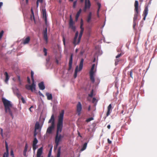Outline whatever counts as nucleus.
Masks as SVG:
<instances>
[{
	"mask_svg": "<svg viewBox=\"0 0 157 157\" xmlns=\"http://www.w3.org/2000/svg\"><path fill=\"white\" fill-rule=\"evenodd\" d=\"M38 86L40 89L41 90H44L45 88L44 82H42L39 83Z\"/></svg>",
	"mask_w": 157,
	"mask_h": 157,
	"instance_id": "aec40b11",
	"label": "nucleus"
},
{
	"mask_svg": "<svg viewBox=\"0 0 157 157\" xmlns=\"http://www.w3.org/2000/svg\"><path fill=\"white\" fill-rule=\"evenodd\" d=\"M0 130H1V132H0L1 135L2 137V138H3V137H4V135L3 134V129L2 128H1L0 129Z\"/></svg>",
	"mask_w": 157,
	"mask_h": 157,
	"instance_id": "a18cd8bd",
	"label": "nucleus"
},
{
	"mask_svg": "<svg viewBox=\"0 0 157 157\" xmlns=\"http://www.w3.org/2000/svg\"><path fill=\"white\" fill-rule=\"evenodd\" d=\"M40 128V124L38 122L36 123L35 125V129L37 130Z\"/></svg>",
	"mask_w": 157,
	"mask_h": 157,
	"instance_id": "2f4dec72",
	"label": "nucleus"
},
{
	"mask_svg": "<svg viewBox=\"0 0 157 157\" xmlns=\"http://www.w3.org/2000/svg\"><path fill=\"white\" fill-rule=\"evenodd\" d=\"M64 112L63 110H62L61 113L59 116L56 133H59L62 132L63 127V120Z\"/></svg>",
	"mask_w": 157,
	"mask_h": 157,
	"instance_id": "f03ea898",
	"label": "nucleus"
},
{
	"mask_svg": "<svg viewBox=\"0 0 157 157\" xmlns=\"http://www.w3.org/2000/svg\"><path fill=\"white\" fill-rule=\"evenodd\" d=\"M137 22L133 21V28L135 29Z\"/></svg>",
	"mask_w": 157,
	"mask_h": 157,
	"instance_id": "c03bdc74",
	"label": "nucleus"
},
{
	"mask_svg": "<svg viewBox=\"0 0 157 157\" xmlns=\"http://www.w3.org/2000/svg\"><path fill=\"white\" fill-rule=\"evenodd\" d=\"M132 72L133 70H132L130 71H128V75H129L132 78Z\"/></svg>",
	"mask_w": 157,
	"mask_h": 157,
	"instance_id": "c9c22d12",
	"label": "nucleus"
},
{
	"mask_svg": "<svg viewBox=\"0 0 157 157\" xmlns=\"http://www.w3.org/2000/svg\"><path fill=\"white\" fill-rule=\"evenodd\" d=\"M81 10H79L77 12L75 16L76 18H78L79 17V16L80 14L81 13Z\"/></svg>",
	"mask_w": 157,
	"mask_h": 157,
	"instance_id": "58836bf2",
	"label": "nucleus"
},
{
	"mask_svg": "<svg viewBox=\"0 0 157 157\" xmlns=\"http://www.w3.org/2000/svg\"><path fill=\"white\" fill-rule=\"evenodd\" d=\"M41 154L39 153H37V157H40Z\"/></svg>",
	"mask_w": 157,
	"mask_h": 157,
	"instance_id": "bf43d9fd",
	"label": "nucleus"
},
{
	"mask_svg": "<svg viewBox=\"0 0 157 157\" xmlns=\"http://www.w3.org/2000/svg\"><path fill=\"white\" fill-rule=\"evenodd\" d=\"M112 111V105L111 104H109L107 107V111L106 113V117H108Z\"/></svg>",
	"mask_w": 157,
	"mask_h": 157,
	"instance_id": "dca6fc26",
	"label": "nucleus"
},
{
	"mask_svg": "<svg viewBox=\"0 0 157 157\" xmlns=\"http://www.w3.org/2000/svg\"><path fill=\"white\" fill-rule=\"evenodd\" d=\"M10 154H11V155H12V156H13V150H11L10 151Z\"/></svg>",
	"mask_w": 157,
	"mask_h": 157,
	"instance_id": "e2e57ef3",
	"label": "nucleus"
},
{
	"mask_svg": "<svg viewBox=\"0 0 157 157\" xmlns=\"http://www.w3.org/2000/svg\"><path fill=\"white\" fill-rule=\"evenodd\" d=\"M42 150H43V148L42 147H41L38 150L37 152L39 154H42Z\"/></svg>",
	"mask_w": 157,
	"mask_h": 157,
	"instance_id": "f704fd0d",
	"label": "nucleus"
},
{
	"mask_svg": "<svg viewBox=\"0 0 157 157\" xmlns=\"http://www.w3.org/2000/svg\"><path fill=\"white\" fill-rule=\"evenodd\" d=\"M107 128L108 129H109L110 128V125H108L107 126Z\"/></svg>",
	"mask_w": 157,
	"mask_h": 157,
	"instance_id": "338daca9",
	"label": "nucleus"
},
{
	"mask_svg": "<svg viewBox=\"0 0 157 157\" xmlns=\"http://www.w3.org/2000/svg\"><path fill=\"white\" fill-rule=\"evenodd\" d=\"M83 31H84V30H83L82 29V30H81L80 33V34H79V36H78V37H79V39L81 38V37H82V34L83 33Z\"/></svg>",
	"mask_w": 157,
	"mask_h": 157,
	"instance_id": "4c0bfd02",
	"label": "nucleus"
},
{
	"mask_svg": "<svg viewBox=\"0 0 157 157\" xmlns=\"http://www.w3.org/2000/svg\"><path fill=\"white\" fill-rule=\"evenodd\" d=\"M63 44L64 46L65 45V39L63 36Z\"/></svg>",
	"mask_w": 157,
	"mask_h": 157,
	"instance_id": "603ef678",
	"label": "nucleus"
},
{
	"mask_svg": "<svg viewBox=\"0 0 157 157\" xmlns=\"http://www.w3.org/2000/svg\"><path fill=\"white\" fill-rule=\"evenodd\" d=\"M119 62V60L118 59H116L115 60V64L116 66L118 64V63Z\"/></svg>",
	"mask_w": 157,
	"mask_h": 157,
	"instance_id": "6e6d98bb",
	"label": "nucleus"
},
{
	"mask_svg": "<svg viewBox=\"0 0 157 157\" xmlns=\"http://www.w3.org/2000/svg\"><path fill=\"white\" fill-rule=\"evenodd\" d=\"M93 118L92 117L88 118L86 120V121L87 122H88L93 120Z\"/></svg>",
	"mask_w": 157,
	"mask_h": 157,
	"instance_id": "a19ab883",
	"label": "nucleus"
},
{
	"mask_svg": "<svg viewBox=\"0 0 157 157\" xmlns=\"http://www.w3.org/2000/svg\"><path fill=\"white\" fill-rule=\"evenodd\" d=\"M47 29L46 28L44 30L43 32V37L44 40H45L46 44L48 42V38L47 34Z\"/></svg>",
	"mask_w": 157,
	"mask_h": 157,
	"instance_id": "1a4fd4ad",
	"label": "nucleus"
},
{
	"mask_svg": "<svg viewBox=\"0 0 157 157\" xmlns=\"http://www.w3.org/2000/svg\"><path fill=\"white\" fill-rule=\"evenodd\" d=\"M55 120L54 115L52 114L51 117L50 119L49 120L48 123H51V124L55 125Z\"/></svg>",
	"mask_w": 157,
	"mask_h": 157,
	"instance_id": "a211bd4d",
	"label": "nucleus"
},
{
	"mask_svg": "<svg viewBox=\"0 0 157 157\" xmlns=\"http://www.w3.org/2000/svg\"><path fill=\"white\" fill-rule=\"evenodd\" d=\"M92 13L91 12H90L88 14L87 18V22L88 23H89L90 22V20L91 18Z\"/></svg>",
	"mask_w": 157,
	"mask_h": 157,
	"instance_id": "b1692460",
	"label": "nucleus"
},
{
	"mask_svg": "<svg viewBox=\"0 0 157 157\" xmlns=\"http://www.w3.org/2000/svg\"><path fill=\"white\" fill-rule=\"evenodd\" d=\"M2 101L5 107V110L6 113H9L13 118V115L12 113V109L15 110V109L13 107V104L11 102L4 98H2Z\"/></svg>",
	"mask_w": 157,
	"mask_h": 157,
	"instance_id": "f257e3e1",
	"label": "nucleus"
},
{
	"mask_svg": "<svg viewBox=\"0 0 157 157\" xmlns=\"http://www.w3.org/2000/svg\"><path fill=\"white\" fill-rule=\"evenodd\" d=\"M95 1L96 2V5L98 7V10H99L101 6V4L100 2H97V0H95Z\"/></svg>",
	"mask_w": 157,
	"mask_h": 157,
	"instance_id": "cd10ccee",
	"label": "nucleus"
},
{
	"mask_svg": "<svg viewBox=\"0 0 157 157\" xmlns=\"http://www.w3.org/2000/svg\"><path fill=\"white\" fill-rule=\"evenodd\" d=\"M77 1H75L73 3V7L75 8L76 6V4Z\"/></svg>",
	"mask_w": 157,
	"mask_h": 157,
	"instance_id": "4d7b16f0",
	"label": "nucleus"
},
{
	"mask_svg": "<svg viewBox=\"0 0 157 157\" xmlns=\"http://www.w3.org/2000/svg\"><path fill=\"white\" fill-rule=\"evenodd\" d=\"M90 108H91L90 106L89 105L88 107V111H90Z\"/></svg>",
	"mask_w": 157,
	"mask_h": 157,
	"instance_id": "774afa93",
	"label": "nucleus"
},
{
	"mask_svg": "<svg viewBox=\"0 0 157 157\" xmlns=\"http://www.w3.org/2000/svg\"><path fill=\"white\" fill-rule=\"evenodd\" d=\"M42 2H43V0H37V1L36 2V4L37 7H38V3L39 2L41 3Z\"/></svg>",
	"mask_w": 157,
	"mask_h": 157,
	"instance_id": "ea45409f",
	"label": "nucleus"
},
{
	"mask_svg": "<svg viewBox=\"0 0 157 157\" xmlns=\"http://www.w3.org/2000/svg\"><path fill=\"white\" fill-rule=\"evenodd\" d=\"M27 82L29 84L30 83V80L29 78V77H27Z\"/></svg>",
	"mask_w": 157,
	"mask_h": 157,
	"instance_id": "13d9d810",
	"label": "nucleus"
},
{
	"mask_svg": "<svg viewBox=\"0 0 157 157\" xmlns=\"http://www.w3.org/2000/svg\"><path fill=\"white\" fill-rule=\"evenodd\" d=\"M122 55V54L121 53H120L118 54L116 56V58L117 59V58H119Z\"/></svg>",
	"mask_w": 157,
	"mask_h": 157,
	"instance_id": "3c124183",
	"label": "nucleus"
},
{
	"mask_svg": "<svg viewBox=\"0 0 157 157\" xmlns=\"http://www.w3.org/2000/svg\"><path fill=\"white\" fill-rule=\"evenodd\" d=\"M73 61V54H72L71 55L69 62V68L68 69V70L69 71L71 70L72 68V63Z\"/></svg>",
	"mask_w": 157,
	"mask_h": 157,
	"instance_id": "9b49d317",
	"label": "nucleus"
},
{
	"mask_svg": "<svg viewBox=\"0 0 157 157\" xmlns=\"http://www.w3.org/2000/svg\"><path fill=\"white\" fill-rule=\"evenodd\" d=\"M83 20L82 19H81V22H80V28L81 29V30H82V29L84 30V28L83 27Z\"/></svg>",
	"mask_w": 157,
	"mask_h": 157,
	"instance_id": "473e14b6",
	"label": "nucleus"
},
{
	"mask_svg": "<svg viewBox=\"0 0 157 157\" xmlns=\"http://www.w3.org/2000/svg\"><path fill=\"white\" fill-rule=\"evenodd\" d=\"M6 152H5L3 155V157H8L9 153H8V149L7 144V142H6Z\"/></svg>",
	"mask_w": 157,
	"mask_h": 157,
	"instance_id": "f3484780",
	"label": "nucleus"
},
{
	"mask_svg": "<svg viewBox=\"0 0 157 157\" xmlns=\"http://www.w3.org/2000/svg\"><path fill=\"white\" fill-rule=\"evenodd\" d=\"M84 61V59H82L79 65V70H78V66H77L75 70V73L74 75V78H76L77 76V73L78 71H81L83 67V63Z\"/></svg>",
	"mask_w": 157,
	"mask_h": 157,
	"instance_id": "20e7f679",
	"label": "nucleus"
},
{
	"mask_svg": "<svg viewBox=\"0 0 157 157\" xmlns=\"http://www.w3.org/2000/svg\"><path fill=\"white\" fill-rule=\"evenodd\" d=\"M30 40L29 36H28L25 38H24L22 40L23 44L25 45L29 43Z\"/></svg>",
	"mask_w": 157,
	"mask_h": 157,
	"instance_id": "4468645a",
	"label": "nucleus"
},
{
	"mask_svg": "<svg viewBox=\"0 0 157 157\" xmlns=\"http://www.w3.org/2000/svg\"><path fill=\"white\" fill-rule=\"evenodd\" d=\"M75 22L73 21L71 17V15L70 16V20L69 22V28L71 29L73 31L75 32L76 30V27L75 25Z\"/></svg>",
	"mask_w": 157,
	"mask_h": 157,
	"instance_id": "423d86ee",
	"label": "nucleus"
},
{
	"mask_svg": "<svg viewBox=\"0 0 157 157\" xmlns=\"http://www.w3.org/2000/svg\"><path fill=\"white\" fill-rule=\"evenodd\" d=\"M38 142L37 140L36 137H35L34 139L33 143V148L34 151H35L37 147L36 144L38 143Z\"/></svg>",
	"mask_w": 157,
	"mask_h": 157,
	"instance_id": "9d476101",
	"label": "nucleus"
},
{
	"mask_svg": "<svg viewBox=\"0 0 157 157\" xmlns=\"http://www.w3.org/2000/svg\"><path fill=\"white\" fill-rule=\"evenodd\" d=\"M91 4L89 0H85V9H89L90 6Z\"/></svg>",
	"mask_w": 157,
	"mask_h": 157,
	"instance_id": "ddd939ff",
	"label": "nucleus"
},
{
	"mask_svg": "<svg viewBox=\"0 0 157 157\" xmlns=\"http://www.w3.org/2000/svg\"><path fill=\"white\" fill-rule=\"evenodd\" d=\"M78 34V31H77L75 33V36L72 40V43L74 46H75L76 45L78 44L80 42L81 39H79V37H78L77 39Z\"/></svg>",
	"mask_w": 157,
	"mask_h": 157,
	"instance_id": "39448f33",
	"label": "nucleus"
},
{
	"mask_svg": "<svg viewBox=\"0 0 157 157\" xmlns=\"http://www.w3.org/2000/svg\"><path fill=\"white\" fill-rule=\"evenodd\" d=\"M148 10H144L143 12L142 15L144 17L143 20L144 21L145 20L146 17L148 13Z\"/></svg>",
	"mask_w": 157,
	"mask_h": 157,
	"instance_id": "4be33fe9",
	"label": "nucleus"
},
{
	"mask_svg": "<svg viewBox=\"0 0 157 157\" xmlns=\"http://www.w3.org/2000/svg\"><path fill=\"white\" fill-rule=\"evenodd\" d=\"M33 85H25V88L28 90H31V87Z\"/></svg>",
	"mask_w": 157,
	"mask_h": 157,
	"instance_id": "e433bc0d",
	"label": "nucleus"
},
{
	"mask_svg": "<svg viewBox=\"0 0 157 157\" xmlns=\"http://www.w3.org/2000/svg\"><path fill=\"white\" fill-rule=\"evenodd\" d=\"M107 141H108V142L109 144H111L112 143V142L111 140H110L109 139H107Z\"/></svg>",
	"mask_w": 157,
	"mask_h": 157,
	"instance_id": "052dcab7",
	"label": "nucleus"
},
{
	"mask_svg": "<svg viewBox=\"0 0 157 157\" xmlns=\"http://www.w3.org/2000/svg\"><path fill=\"white\" fill-rule=\"evenodd\" d=\"M97 101L96 99L95 98H93L92 99V102L93 103H94L95 102H97Z\"/></svg>",
	"mask_w": 157,
	"mask_h": 157,
	"instance_id": "8fccbe9b",
	"label": "nucleus"
},
{
	"mask_svg": "<svg viewBox=\"0 0 157 157\" xmlns=\"http://www.w3.org/2000/svg\"><path fill=\"white\" fill-rule=\"evenodd\" d=\"M60 151H61V147H59L57 151V156L56 157H60Z\"/></svg>",
	"mask_w": 157,
	"mask_h": 157,
	"instance_id": "7c9ffc66",
	"label": "nucleus"
},
{
	"mask_svg": "<svg viewBox=\"0 0 157 157\" xmlns=\"http://www.w3.org/2000/svg\"><path fill=\"white\" fill-rule=\"evenodd\" d=\"M46 96L47 97V98L48 100H51L52 99V95L51 94L47 92L46 93Z\"/></svg>",
	"mask_w": 157,
	"mask_h": 157,
	"instance_id": "412c9836",
	"label": "nucleus"
},
{
	"mask_svg": "<svg viewBox=\"0 0 157 157\" xmlns=\"http://www.w3.org/2000/svg\"><path fill=\"white\" fill-rule=\"evenodd\" d=\"M94 93V90H92L91 92V93L90 94H89V96L90 97H92L93 96Z\"/></svg>",
	"mask_w": 157,
	"mask_h": 157,
	"instance_id": "79ce46f5",
	"label": "nucleus"
},
{
	"mask_svg": "<svg viewBox=\"0 0 157 157\" xmlns=\"http://www.w3.org/2000/svg\"><path fill=\"white\" fill-rule=\"evenodd\" d=\"M17 78H18V80L20 82V84H21V81L20 79V76H17Z\"/></svg>",
	"mask_w": 157,
	"mask_h": 157,
	"instance_id": "864d4df0",
	"label": "nucleus"
},
{
	"mask_svg": "<svg viewBox=\"0 0 157 157\" xmlns=\"http://www.w3.org/2000/svg\"><path fill=\"white\" fill-rule=\"evenodd\" d=\"M139 10H136L134 16L133 21L137 22L138 18L139 17Z\"/></svg>",
	"mask_w": 157,
	"mask_h": 157,
	"instance_id": "f8f14e48",
	"label": "nucleus"
},
{
	"mask_svg": "<svg viewBox=\"0 0 157 157\" xmlns=\"http://www.w3.org/2000/svg\"><path fill=\"white\" fill-rule=\"evenodd\" d=\"M82 107L80 102H78L76 106V111L78 116H80L81 114Z\"/></svg>",
	"mask_w": 157,
	"mask_h": 157,
	"instance_id": "0eeeda50",
	"label": "nucleus"
},
{
	"mask_svg": "<svg viewBox=\"0 0 157 157\" xmlns=\"http://www.w3.org/2000/svg\"><path fill=\"white\" fill-rule=\"evenodd\" d=\"M52 149V148H51L49 152L48 155V157H50V156L51 155Z\"/></svg>",
	"mask_w": 157,
	"mask_h": 157,
	"instance_id": "de8ad7c7",
	"label": "nucleus"
},
{
	"mask_svg": "<svg viewBox=\"0 0 157 157\" xmlns=\"http://www.w3.org/2000/svg\"><path fill=\"white\" fill-rule=\"evenodd\" d=\"M17 96L19 98L21 96V94L19 93H17Z\"/></svg>",
	"mask_w": 157,
	"mask_h": 157,
	"instance_id": "5fc2aeb1",
	"label": "nucleus"
},
{
	"mask_svg": "<svg viewBox=\"0 0 157 157\" xmlns=\"http://www.w3.org/2000/svg\"><path fill=\"white\" fill-rule=\"evenodd\" d=\"M4 74L6 77V79H5V81L6 83H7L9 79V77L8 73L7 72H5Z\"/></svg>",
	"mask_w": 157,
	"mask_h": 157,
	"instance_id": "5701e85b",
	"label": "nucleus"
},
{
	"mask_svg": "<svg viewBox=\"0 0 157 157\" xmlns=\"http://www.w3.org/2000/svg\"><path fill=\"white\" fill-rule=\"evenodd\" d=\"M95 66V64L92 65L91 70L90 71V80L92 83H94L95 81L94 77V76L95 71H94Z\"/></svg>",
	"mask_w": 157,
	"mask_h": 157,
	"instance_id": "7ed1b4c3",
	"label": "nucleus"
},
{
	"mask_svg": "<svg viewBox=\"0 0 157 157\" xmlns=\"http://www.w3.org/2000/svg\"><path fill=\"white\" fill-rule=\"evenodd\" d=\"M3 3L2 2H0V9L1 8V7L2 6Z\"/></svg>",
	"mask_w": 157,
	"mask_h": 157,
	"instance_id": "0e129e2a",
	"label": "nucleus"
},
{
	"mask_svg": "<svg viewBox=\"0 0 157 157\" xmlns=\"http://www.w3.org/2000/svg\"><path fill=\"white\" fill-rule=\"evenodd\" d=\"M31 14L30 16V19L32 21L33 20L34 21H35V19L34 17V14L33 12V10H31Z\"/></svg>",
	"mask_w": 157,
	"mask_h": 157,
	"instance_id": "c85d7f7f",
	"label": "nucleus"
},
{
	"mask_svg": "<svg viewBox=\"0 0 157 157\" xmlns=\"http://www.w3.org/2000/svg\"><path fill=\"white\" fill-rule=\"evenodd\" d=\"M34 73L33 71H31V77L32 82H35L33 78Z\"/></svg>",
	"mask_w": 157,
	"mask_h": 157,
	"instance_id": "72a5a7b5",
	"label": "nucleus"
},
{
	"mask_svg": "<svg viewBox=\"0 0 157 157\" xmlns=\"http://www.w3.org/2000/svg\"><path fill=\"white\" fill-rule=\"evenodd\" d=\"M42 15L43 17L44 20L45 22L46 23L47 22V18L46 10H42Z\"/></svg>",
	"mask_w": 157,
	"mask_h": 157,
	"instance_id": "6ab92c4d",
	"label": "nucleus"
},
{
	"mask_svg": "<svg viewBox=\"0 0 157 157\" xmlns=\"http://www.w3.org/2000/svg\"><path fill=\"white\" fill-rule=\"evenodd\" d=\"M31 85H33V86L30 87V90L32 92L33 90H36V85L34 83V82H32V83Z\"/></svg>",
	"mask_w": 157,
	"mask_h": 157,
	"instance_id": "a878e982",
	"label": "nucleus"
},
{
	"mask_svg": "<svg viewBox=\"0 0 157 157\" xmlns=\"http://www.w3.org/2000/svg\"><path fill=\"white\" fill-rule=\"evenodd\" d=\"M54 127L55 125L51 124V126L48 128L47 132L49 134L52 133V130L54 129Z\"/></svg>",
	"mask_w": 157,
	"mask_h": 157,
	"instance_id": "2eb2a0df",
	"label": "nucleus"
},
{
	"mask_svg": "<svg viewBox=\"0 0 157 157\" xmlns=\"http://www.w3.org/2000/svg\"><path fill=\"white\" fill-rule=\"evenodd\" d=\"M87 145V143H85L83 145V146L82 147V148L81 149L80 151H82L84 150L86 148Z\"/></svg>",
	"mask_w": 157,
	"mask_h": 157,
	"instance_id": "c756f323",
	"label": "nucleus"
},
{
	"mask_svg": "<svg viewBox=\"0 0 157 157\" xmlns=\"http://www.w3.org/2000/svg\"><path fill=\"white\" fill-rule=\"evenodd\" d=\"M4 33V31L2 30L0 33V40L1 39L2 37L3 34Z\"/></svg>",
	"mask_w": 157,
	"mask_h": 157,
	"instance_id": "49530a36",
	"label": "nucleus"
},
{
	"mask_svg": "<svg viewBox=\"0 0 157 157\" xmlns=\"http://www.w3.org/2000/svg\"><path fill=\"white\" fill-rule=\"evenodd\" d=\"M43 51L44 53V56H46L47 55V49L45 48H44L43 49Z\"/></svg>",
	"mask_w": 157,
	"mask_h": 157,
	"instance_id": "37998d69",
	"label": "nucleus"
},
{
	"mask_svg": "<svg viewBox=\"0 0 157 157\" xmlns=\"http://www.w3.org/2000/svg\"><path fill=\"white\" fill-rule=\"evenodd\" d=\"M78 134L79 136H80L81 137H82V136L81 135L80 133L79 132H78Z\"/></svg>",
	"mask_w": 157,
	"mask_h": 157,
	"instance_id": "69168bd1",
	"label": "nucleus"
},
{
	"mask_svg": "<svg viewBox=\"0 0 157 157\" xmlns=\"http://www.w3.org/2000/svg\"><path fill=\"white\" fill-rule=\"evenodd\" d=\"M59 137H60L61 139L63 138V136H62L61 134H59Z\"/></svg>",
	"mask_w": 157,
	"mask_h": 157,
	"instance_id": "680f3d73",
	"label": "nucleus"
},
{
	"mask_svg": "<svg viewBox=\"0 0 157 157\" xmlns=\"http://www.w3.org/2000/svg\"><path fill=\"white\" fill-rule=\"evenodd\" d=\"M28 148V144L27 143L26 144L25 149L23 151V155L24 156H26V153L27 151V150Z\"/></svg>",
	"mask_w": 157,
	"mask_h": 157,
	"instance_id": "393cba45",
	"label": "nucleus"
},
{
	"mask_svg": "<svg viewBox=\"0 0 157 157\" xmlns=\"http://www.w3.org/2000/svg\"><path fill=\"white\" fill-rule=\"evenodd\" d=\"M21 99L22 101V102L24 103V104H25L26 103V101H25V100L24 99V98L23 97H22L21 98Z\"/></svg>",
	"mask_w": 157,
	"mask_h": 157,
	"instance_id": "09e8293b",
	"label": "nucleus"
},
{
	"mask_svg": "<svg viewBox=\"0 0 157 157\" xmlns=\"http://www.w3.org/2000/svg\"><path fill=\"white\" fill-rule=\"evenodd\" d=\"M59 133H56L55 136V142L56 147L58 146L59 142L61 140V139L59 137Z\"/></svg>",
	"mask_w": 157,
	"mask_h": 157,
	"instance_id": "6e6552de",
	"label": "nucleus"
},
{
	"mask_svg": "<svg viewBox=\"0 0 157 157\" xmlns=\"http://www.w3.org/2000/svg\"><path fill=\"white\" fill-rule=\"evenodd\" d=\"M139 3L137 1H135L134 3L135 10H138Z\"/></svg>",
	"mask_w": 157,
	"mask_h": 157,
	"instance_id": "bb28decb",
	"label": "nucleus"
}]
</instances>
